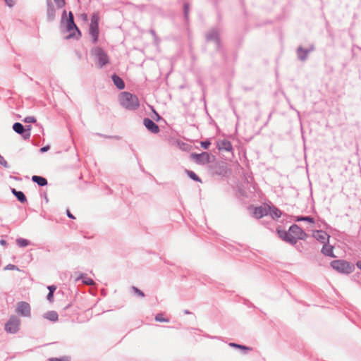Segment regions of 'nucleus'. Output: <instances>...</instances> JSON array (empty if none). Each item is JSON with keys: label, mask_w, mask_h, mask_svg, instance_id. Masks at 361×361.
Instances as JSON below:
<instances>
[{"label": "nucleus", "mask_w": 361, "mask_h": 361, "mask_svg": "<svg viewBox=\"0 0 361 361\" xmlns=\"http://www.w3.org/2000/svg\"><path fill=\"white\" fill-rule=\"evenodd\" d=\"M121 105L128 110H136L140 106L138 97L128 92H121L119 96Z\"/></svg>", "instance_id": "1"}, {"label": "nucleus", "mask_w": 361, "mask_h": 361, "mask_svg": "<svg viewBox=\"0 0 361 361\" xmlns=\"http://www.w3.org/2000/svg\"><path fill=\"white\" fill-rule=\"evenodd\" d=\"M91 54L94 56L95 64L99 68H102L104 66L110 63V59L107 53L99 47L92 49Z\"/></svg>", "instance_id": "2"}, {"label": "nucleus", "mask_w": 361, "mask_h": 361, "mask_svg": "<svg viewBox=\"0 0 361 361\" xmlns=\"http://www.w3.org/2000/svg\"><path fill=\"white\" fill-rule=\"evenodd\" d=\"M330 264L334 270L341 274H349L355 270L354 264L344 259L334 260Z\"/></svg>", "instance_id": "3"}, {"label": "nucleus", "mask_w": 361, "mask_h": 361, "mask_svg": "<svg viewBox=\"0 0 361 361\" xmlns=\"http://www.w3.org/2000/svg\"><path fill=\"white\" fill-rule=\"evenodd\" d=\"M61 25H66V28L68 32H71L72 30H76L78 35H81L80 30L74 22V16L71 11L68 13V16H67L66 11L63 10L61 16Z\"/></svg>", "instance_id": "4"}, {"label": "nucleus", "mask_w": 361, "mask_h": 361, "mask_svg": "<svg viewBox=\"0 0 361 361\" xmlns=\"http://www.w3.org/2000/svg\"><path fill=\"white\" fill-rule=\"evenodd\" d=\"M205 39L207 42H214L216 45L217 50L221 49V38L219 30L216 28H212L205 34Z\"/></svg>", "instance_id": "5"}, {"label": "nucleus", "mask_w": 361, "mask_h": 361, "mask_svg": "<svg viewBox=\"0 0 361 361\" xmlns=\"http://www.w3.org/2000/svg\"><path fill=\"white\" fill-rule=\"evenodd\" d=\"M289 235L290 238L295 240H305L308 236L307 234L297 224H293L289 227Z\"/></svg>", "instance_id": "6"}, {"label": "nucleus", "mask_w": 361, "mask_h": 361, "mask_svg": "<svg viewBox=\"0 0 361 361\" xmlns=\"http://www.w3.org/2000/svg\"><path fill=\"white\" fill-rule=\"evenodd\" d=\"M20 324V319L16 316H11L5 324V330L10 334H15L18 331Z\"/></svg>", "instance_id": "7"}, {"label": "nucleus", "mask_w": 361, "mask_h": 361, "mask_svg": "<svg viewBox=\"0 0 361 361\" xmlns=\"http://www.w3.org/2000/svg\"><path fill=\"white\" fill-rule=\"evenodd\" d=\"M13 130L18 134L20 135L24 140H29L31 136V133H29V129H25V126L18 122L13 125Z\"/></svg>", "instance_id": "8"}, {"label": "nucleus", "mask_w": 361, "mask_h": 361, "mask_svg": "<svg viewBox=\"0 0 361 361\" xmlns=\"http://www.w3.org/2000/svg\"><path fill=\"white\" fill-rule=\"evenodd\" d=\"M191 157L198 164L204 165L210 162V154L206 152L200 154L192 153Z\"/></svg>", "instance_id": "9"}, {"label": "nucleus", "mask_w": 361, "mask_h": 361, "mask_svg": "<svg viewBox=\"0 0 361 361\" xmlns=\"http://www.w3.org/2000/svg\"><path fill=\"white\" fill-rule=\"evenodd\" d=\"M269 214L268 204L264 206H258L253 207L252 216L257 219H259Z\"/></svg>", "instance_id": "10"}, {"label": "nucleus", "mask_w": 361, "mask_h": 361, "mask_svg": "<svg viewBox=\"0 0 361 361\" xmlns=\"http://www.w3.org/2000/svg\"><path fill=\"white\" fill-rule=\"evenodd\" d=\"M312 237L322 244L329 243L330 238V235L322 230L313 231Z\"/></svg>", "instance_id": "11"}, {"label": "nucleus", "mask_w": 361, "mask_h": 361, "mask_svg": "<svg viewBox=\"0 0 361 361\" xmlns=\"http://www.w3.org/2000/svg\"><path fill=\"white\" fill-rule=\"evenodd\" d=\"M47 4V19L48 21L51 22L56 18V10L51 1V0H46Z\"/></svg>", "instance_id": "12"}, {"label": "nucleus", "mask_w": 361, "mask_h": 361, "mask_svg": "<svg viewBox=\"0 0 361 361\" xmlns=\"http://www.w3.org/2000/svg\"><path fill=\"white\" fill-rule=\"evenodd\" d=\"M17 312L23 317H30V306L26 302H20L18 304Z\"/></svg>", "instance_id": "13"}, {"label": "nucleus", "mask_w": 361, "mask_h": 361, "mask_svg": "<svg viewBox=\"0 0 361 361\" xmlns=\"http://www.w3.org/2000/svg\"><path fill=\"white\" fill-rule=\"evenodd\" d=\"M143 124L146 128L152 133L156 134L160 131L159 126L149 118H145L143 119Z\"/></svg>", "instance_id": "14"}, {"label": "nucleus", "mask_w": 361, "mask_h": 361, "mask_svg": "<svg viewBox=\"0 0 361 361\" xmlns=\"http://www.w3.org/2000/svg\"><path fill=\"white\" fill-rule=\"evenodd\" d=\"M314 49V46H312L309 49H303L302 47H298L296 50L297 56L299 60L305 61L308 58V54L310 51Z\"/></svg>", "instance_id": "15"}, {"label": "nucleus", "mask_w": 361, "mask_h": 361, "mask_svg": "<svg viewBox=\"0 0 361 361\" xmlns=\"http://www.w3.org/2000/svg\"><path fill=\"white\" fill-rule=\"evenodd\" d=\"M276 232H277V234L279 235V237L282 239L283 240L286 241V243H290V245H295L296 244V241L295 240L294 238H290V233H289V230L288 231H284V230H281L279 228H277L276 229Z\"/></svg>", "instance_id": "16"}, {"label": "nucleus", "mask_w": 361, "mask_h": 361, "mask_svg": "<svg viewBox=\"0 0 361 361\" xmlns=\"http://www.w3.org/2000/svg\"><path fill=\"white\" fill-rule=\"evenodd\" d=\"M219 151L232 152L233 146L231 142L227 140H220L217 142L216 145Z\"/></svg>", "instance_id": "17"}, {"label": "nucleus", "mask_w": 361, "mask_h": 361, "mask_svg": "<svg viewBox=\"0 0 361 361\" xmlns=\"http://www.w3.org/2000/svg\"><path fill=\"white\" fill-rule=\"evenodd\" d=\"M99 34V25L90 24L89 27V35L91 36L92 42L94 44L97 42Z\"/></svg>", "instance_id": "18"}, {"label": "nucleus", "mask_w": 361, "mask_h": 361, "mask_svg": "<svg viewBox=\"0 0 361 361\" xmlns=\"http://www.w3.org/2000/svg\"><path fill=\"white\" fill-rule=\"evenodd\" d=\"M268 208H269V214L271 216V217L274 219V220H277L278 219H279L281 215H282V212L281 211L278 209L276 207H275L274 205H269L268 204Z\"/></svg>", "instance_id": "19"}, {"label": "nucleus", "mask_w": 361, "mask_h": 361, "mask_svg": "<svg viewBox=\"0 0 361 361\" xmlns=\"http://www.w3.org/2000/svg\"><path fill=\"white\" fill-rule=\"evenodd\" d=\"M321 252L325 256L336 257V256L334 254V246L330 245L329 242L323 244V247L322 248Z\"/></svg>", "instance_id": "20"}, {"label": "nucleus", "mask_w": 361, "mask_h": 361, "mask_svg": "<svg viewBox=\"0 0 361 361\" xmlns=\"http://www.w3.org/2000/svg\"><path fill=\"white\" fill-rule=\"evenodd\" d=\"M214 171L216 174L223 175L227 173L228 168L226 164L224 162L219 163L214 166Z\"/></svg>", "instance_id": "21"}, {"label": "nucleus", "mask_w": 361, "mask_h": 361, "mask_svg": "<svg viewBox=\"0 0 361 361\" xmlns=\"http://www.w3.org/2000/svg\"><path fill=\"white\" fill-rule=\"evenodd\" d=\"M112 80L114 82V85L119 90H123L125 88V83L121 78H120L116 74H114L111 76Z\"/></svg>", "instance_id": "22"}, {"label": "nucleus", "mask_w": 361, "mask_h": 361, "mask_svg": "<svg viewBox=\"0 0 361 361\" xmlns=\"http://www.w3.org/2000/svg\"><path fill=\"white\" fill-rule=\"evenodd\" d=\"M32 180L39 186L42 187L47 185L48 183L47 180L45 178L39 176H33L32 177Z\"/></svg>", "instance_id": "23"}, {"label": "nucleus", "mask_w": 361, "mask_h": 361, "mask_svg": "<svg viewBox=\"0 0 361 361\" xmlns=\"http://www.w3.org/2000/svg\"><path fill=\"white\" fill-rule=\"evenodd\" d=\"M11 191L19 202L21 203H25L27 202V198L22 191H18L15 188H13Z\"/></svg>", "instance_id": "24"}, {"label": "nucleus", "mask_w": 361, "mask_h": 361, "mask_svg": "<svg viewBox=\"0 0 361 361\" xmlns=\"http://www.w3.org/2000/svg\"><path fill=\"white\" fill-rule=\"evenodd\" d=\"M44 317L49 321L56 322L59 319V315L56 311H49L44 314Z\"/></svg>", "instance_id": "25"}, {"label": "nucleus", "mask_w": 361, "mask_h": 361, "mask_svg": "<svg viewBox=\"0 0 361 361\" xmlns=\"http://www.w3.org/2000/svg\"><path fill=\"white\" fill-rule=\"evenodd\" d=\"M79 279H82V283H83L84 284H86V285H88V286H92V285H94V281H93L92 279H90V278H89V277H87V274H82L80 276V277H78V278L77 279V280H79Z\"/></svg>", "instance_id": "26"}, {"label": "nucleus", "mask_w": 361, "mask_h": 361, "mask_svg": "<svg viewBox=\"0 0 361 361\" xmlns=\"http://www.w3.org/2000/svg\"><path fill=\"white\" fill-rule=\"evenodd\" d=\"M295 221H307L310 224H314L315 222L314 219L312 216H298L295 217Z\"/></svg>", "instance_id": "27"}, {"label": "nucleus", "mask_w": 361, "mask_h": 361, "mask_svg": "<svg viewBox=\"0 0 361 361\" xmlns=\"http://www.w3.org/2000/svg\"><path fill=\"white\" fill-rule=\"evenodd\" d=\"M189 13H190V4L188 2H185L183 4V14L184 18L186 23L189 21Z\"/></svg>", "instance_id": "28"}, {"label": "nucleus", "mask_w": 361, "mask_h": 361, "mask_svg": "<svg viewBox=\"0 0 361 361\" xmlns=\"http://www.w3.org/2000/svg\"><path fill=\"white\" fill-rule=\"evenodd\" d=\"M185 173L192 180H193L196 182H200V183L202 182V180L194 171H190V170H185Z\"/></svg>", "instance_id": "29"}, {"label": "nucleus", "mask_w": 361, "mask_h": 361, "mask_svg": "<svg viewBox=\"0 0 361 361\" xmlns=\"http://www.w3.org/2000/svg\"><path fill=\"white\" fill-rule=\"evenodd\" d=\"M16 244L20 247H25L27 246L28 245H30V241L27 239L19 238L16 239Z\"/></svg>", "instance_id": "30"}, {"label": "nucleus", "mask_w": 361, "mask_h": 361, "mask_svg": "<svg viewBox=\"0 0 361 361\" xmlns=\"http://www.w3.org/2000/svg\"><path fill=\"white\" fill-rule=\"evenodd\" d=\"M99 19H100L99 13V12L93 13L92 15V17H91L90 24L99 25Z\"/></svg>", "instance_id": "31"}, {"label": "nucleus", "mask_w": 361, "mask_h": 361, "mask_svg": "<svg viewBox=\"0 0 361 361\" xmlns=\"http://www.w3.org/2000/svg\"><path fill=\"white\" fill-rule=\"evenodd\" d=\"M229 345L231 346V347H234V348H240V349H243V350H250L251 348L245 346V345H240V344H237V343H229Z\"/></svg>", "instance_id": "32"}, {"label": "nucleus", "mask_w": 361, "mask_h": 361, "mask_svg": "<svg viewBox=\"0 0 361 361\" xmlns=\"http://www.w3.org/2000/svg\"><path fill=\"white\" fill-rule=\"evenodd\" d=\"M54 1L56 4L57 8H61L66 5L65 0H54Z\"/></svg>", "instance_id": "33"}, {"label": "nucleus", "mask_w": 361, "mask_h": 361, "mask_svg": "<svg viewBox=\"0 0 361 361\" xmlns=\"http://www.w3.org/2000/svg\"><path fill=\"white\" fill-rule=\"evenodd\" d=\"M155 320L160 322H168L169 319H165L162 314H157L155 317Z\"/></svg>", "instance_id": "34"}, {"label": "nucleus", "mask_w": 361, "mask_h": 361, "mask_svg": "<svg viewBox=\"0 0 361 361\" xmlns=\"http://www.w3.org/2000/svg\"><path fill=\"white\" fill-rule=\"evenodd\" d=\"M70 357L68 356H64L62 357H52L49 360V361H70Z\"/></svg>", "instance_id": "35"}, {"label": "nucleus", "mask_w": 361, "mask_h": 361, "mask_svg": "<svg viewBox=\"0 0 361 361\" xmlns=\"http://www.w3.org/2000/svg\"><path fill=\"white\" fill-rule=\"evenodd\" d=\"M23 121L25 123H35L36 118L34 116H27L24 118Z\"/></svg>", "instance_id": "36"}, {"label": "nucleus", "mask_w": 361, "mask_h": 361, "mask_svg": "<svg viewBox=\"0 0 361 361\" xmlns=\"http://www.w3.org/2000/svg\"><path fill=\"white\" fill-rule=\"evenodd\" d=\"M0 164H1L5 168H9V165L8 162L4 159V158L0 154Z\"/></svg>", "instance_id": "37"}, {"label": "nucleus", "mask_w": 361, "mask_h": 361, "mask_svg": "<svg viewBox=\"0 0 361 361\" xmlns=\"http://www.w3.org/2000/svg\"><path fill=\"white\" fill-rule=\"evenodd\" d=\"M132 288L134 290V292L136 294H137L139 296H140V297L145 296L144 293L142 290H140V289H138L137 288H136L135 286H133Z\"/></svg>", "instance_id": "38"}, {"label": "nucleus", "mask_w": 361, "mask_h": 361, "mask_svg": "<svg viewBox=\"0 0 361 361\" xmlns=\"http://www.w3.org/2000/svg\"><path fill=\"white\" fill-rule=\"evenodd\" d=\"M211 145V142L209 140H205V141H202L201 142V146L204 148V149H208L209 147Z\"/></svg>", "instance_id": "39"}, {"label": "nucleus", "mask_w": 361, "mask_h": 361, "mask_svg": "<svg viewBox=\"0 0 361 361\" xmlns=\"http://www.w3.org/2000/svg\"><path fill=\"white\" fill-rule=\"evenodd\" d=\"M149 33L153 36V37H154L155 41H157V42L159 41V38L158 37V36H157V33H156L154 30L151 29L149 30Z\"/></svg>", "instance_id": "40"}, {"label": "nucleus", "mask_w": 361, "mask_h": 361, "mask_svg": "<svg viewBox=\"0 0 361 361\" xmlns=\"http://www.w3.org/2000/svg\"><path fill=\"white\" fill-rule=\"evenodd\" d=\"M8 7H13L15 4V0H4Z\"/></svg>", "instance_id": "41"}, {"label": "nucleus", "mask_w": 361, "mask_h": 361, "mask_svg": "<svg viewBox=\"0 0 361 361\" xmlns=\"http://www.w3.org/2000/svg\"><path fill=\"white\" fill-rule=\"evenodd\" d=\"M5 269H9V270H15V269H18V267H17L16 265H14V264H8V265L6 267V268H5Z\"/></svg>", "instance_id": "42"}, {"label": "nucleus", "mask_w": 361, "mask_h": 361, "mask_svg": "<svg viewBox=\"0 0 361 361\" xmlns=\"http://www.w3.org/2000/svg\"><path fill=\"white\" fill-rule=\"evenodd\" d=\"M47 299L50 302H52L54 301V293H49L47 296Z\"/></svg>", "instance_id": "43"}, {"label": "nucleus", "mask_w": 361, "mask_h": 361, "mask_svg": "<svg viewBox=\"0 0 361 361\" xmlns=\"http://www.w3.org/2000/svg\"><path fill=\"white\" fill-rule=\"evenodd\" d=\"M48 289H49V293H54V291H55V290H56V286H54V285H51V286H48Z\"/></svg>", "instance_id": "44"}, {"label": "nucleus", "mask_w": 361, "mask_h": 361, "mask_svg": "<svg viewBox=\"0 0 361 361\" xmlns=\"http://www.w3.org/2000/svg\"><path fill=\"white\" fill-rule=\"evenodd\" d=\"M50 147L49 145H47V146H44L42 148H40L39 151L42 152V153H44L47 151H48Z\"/></svg>", "instance_id": "45"}, {"label": "nucleus", "mask_w": 361, "mask_h": 361, "mask_svg": "<svg viewBox=\"0 0 361 361\" xmlns=\"http://www.w3.org/2000/svg\"><path fill=\"white\" fill-rule=\"evenodd\" d=\"M67 216L70 218V219H75V216L70 212V211L68 209L67 212Z\"/></svg>", "instance_id": "46"}, {"label": "nucleus", "mask_w": 361, "mask_h": 361, "mask_svg": "<svg viewBox=\"0 0 361 361\" xmlns=\"http://www.w3.org/2000/svg\"><path fill=\"white\" fill-rule=\"evenodd\" d=\"M81 18L84 20H87V15L86 13H82L81 15Z\"/></svg>", "instance_id": "47"}, {"label": "nucleus", "mask_w": 361, "mask_h": 361, "mask_svg": "<svg viewBox=\"0 0 361 361\" xmlns=\"http://www.w3.org/2000/svg\"><path fill=\"white\" fill-rule=\"evenodd\" d=\"M356 266L357 267L361 270V260L360 261H357V263H356Z\"/></svg>", "instance_id": "48"}, {"label": "nucleus", "mask_w": 361, "mask_h": 361, "mask_svg": "<svg viewBox=\"0 0 361 361\" xmlns=\"http://www.w3.org/2000/svg\"><path fill=\"white\" fill-rule=\"evenodd\" d=\"M0 244L2 245H6L7 244L6 241L5 240H1Z\"/></svg>", "instance_id": "49"}, {"label": "nucleus", "mask_w": 361, "mask_h": 361, "mask_svg": "<svg viewBox=\"0 0 361 361\" xmlns=\"http://www.w3.org/2000/svg\"><path fill=\"white\" fill-rule=\"evenodd\" d=\"M154 114H156V116H157V121H158V120H159V119L161 118V116H160L158 114V113H157L154 110Z\"/></svg>", "instance_id": "50"}, {"label": "nucleus", "mask_w": 361, "mask_h": 361, "mask_svg": "<svg viewBox=\"0 0 361 361\" xmlns=\"http://www.w3.org/2000/svg\"><path fill=\"white\" fill-rule=\"evenodd\" d=\"M25 128V129H29V133H30L32 128V126L30 125L26 126Z\"/></svg>", "instance_id": "51"}, {"label": "nucleus", "mask_w": 361, "mask_h": 361, "mask_svg": "<svg viewBox=\"0 0 361 361\" xmlns=\"http://www.w3.org/2000/svg\"><path fill=\"white\" fill-rule=\"evenodd\" d=\"M184 313H185V314H190L191 312H190V311H188V310H185V311H184Z\"/></svg>", "instance_id": "52"}, {"label": "nucleus", "mask_w": 361, "mask_h": 361, "mask_svg": "<svg viewBox=\"0 0 361 361\" xmlns=\"http://www.w3.org/2000/svg\"><path fill=\"white\" fill-rule=\"evenodd\" d=\"M74 37V35L72 33H71L70 35L68 36V37Z\"/></svg>", "instance_id": "53"}]
</instances>
